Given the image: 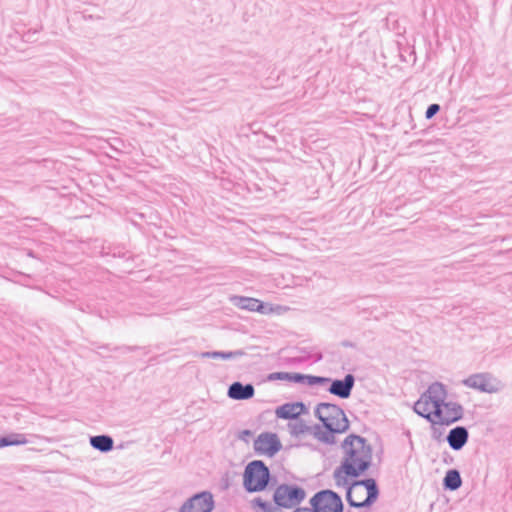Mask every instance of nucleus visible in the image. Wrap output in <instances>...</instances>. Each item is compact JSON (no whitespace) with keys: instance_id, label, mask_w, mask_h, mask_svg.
<instances>
[{"instance_id":"nucleus-3","label":"nucleus","mask_w":512,"mask_h":512,"mask_svg":"<svg viewBox=\"0 0 512 512\" xmlns=\"http://www.w3.org/2000/svg\"><path fill=\"white\" fill-rule=\"evenodd\" d=\"M307 493L305 489L294 483L279 484L273 492V504L256 497L251 501V506L256 512H283V509L300 508L299 505L305 500Z\"/></svg>"},{"instance_id":"nucleus-14","label":"nucleus","mask_w":512,"mask_h":512,"mask_svg":"<svg viewBox=\"0 0 512 512\" xmlns=\"http://www.w3.org/2000/svg\"><path fill=\"white\" fill-rule=\"evenodd\" d=\"M423 399H427L431 404L445 403L447 397L446 386L441 382L432 383L428 389L422 393Z\"/></svg>"},{"instance_id":"nucleus-35","label":"nucleus","mask_w":512,"mask_h":512,"mask_svg":"<svg viewBox=\"0 0 512 512\" xmlns=\"http://www.w3.org/2000/svg\"><path fill=\"white\" fill-rule=\"evenodd\" d=\"M35 34H36V31H33V32L28 31L27 33H25L23 35L24 41H26V42H34V41H36V39H34Z\"/></svg>"},{"instance_id":"nucleus-17","label":"nucleus","mask_w":512,"mask_h":512,"mask_svg":"<svg viewBox=\"0 0 512 512\" xmlns=\"http://www.w3.org/2000/svg\"><path fill=\"white\" fill-rule=\"evenodd\" d=\"M89 442L93 449L102 453L110 452L114 447L113 438L106 434L91 436Z\"/></svg>"},{"instance_id":"nucleus-8","label":"nucleus","mask_w":512,"mask_h":512,"mask_svg":"<svg viewBox=\"0 0 512 512\" xmlns=\"http://www.w3.org/2000/svg\"><path fill=\"white\" fill-rule=\"evenodd\" d=\"M462 384L484 393H495L499 390L496 379L490 373H475L462 380Z\"/></svg>"},{"instance_id":"nucleus-24","label":"nucleus","mask_w":512,"mask_h":512,"mask_svg":"<svg viewBox=\"0 0 512 512\" xmlns=\"http://www.w3.org/2000/svg\"><path fill=\"white\" fill-rule=\"evenodd\" d=\"M433 406V410H430V413L427 414L426 420L432 425L440 424L442 425V419L445 418V413L443 411L445 403L442 404H431Z\"/></svg>"},{"instance_id":"nucleus-21","label":"nucleus","mask_w":512,"mask_h":512,"mask_svg":"<svg viewBox=\"0 0 512 512\" xmlns=\"http://www.w3.org/2000/svg\"><path fill=\"white\" fill-rule=\"evenodd\" d=\"M244 355H246V352L242 349L234 351H206L200 354L202 358H213L222 360H234Z\"/></svg>"},{"instance_id":"nucleus-2","label":"nucleus","mask_w":512,"mask_h":512,"mask_svg":"<svg viewBox=\"0 0 512 512\" xmlns=\"http://www.w3.org/2000/svg\"><path fill=\"white\" fill-rule=\"evenodd\" d=\"M314 415L321 424L314 425L313 436L323 444L334 445L335 435L345 433L350 428L344 410L337 404L320 402L314 409Z\"/></svg>"},{"instance_id":"nucleus-39","label":"nucleus","mask_w":512,"mask_h":512,"mask_svg":"<svg viewBox=\"0 0 512 512\" xmlns=\"http://www.w3.org/2000/svg\"><path fill=\"white\" fill-rule=\"evenodd\" d=\"M446 454H447V456H448L449 458H447V459H446V458H444V462H446V463H451V462L453 461V457H452V456H450L448 453H446Z\"/></svg>"},{"instance_id":"nucleus-6","label":"nucleus","mask_w":512,"mask_h":512,"mask_svg":"<svg viewBox=\"0 0 512 512\" xmlns=\"http://www.w3.org/2000/svg\"><path fill=\"white\" fill-rule=\"evenodd\" d=\"M215 507L210 491L197 492L189 497L180 507L179 512H211Z\"/></svg>"},{"instance_id":"nucleus-33","label":"nucleus","mask_w":512,"mask_h":512,"mask_svg":"<svg viewBox=\"0 0 512 512\" xmlns=\"http://www.w3.org/2000/svg\"><path fill=\"white\" fill-rule=\"evenodd\" d=\"M253 433L249 429H244L239 432L238 438L242 441L248 442L249 439L252 437Z\"/></svg>"},{"instance_id":"nucleus-28","label":"nucleus","mask_w":512,"mask_h":512,"mask_svg":"<svg viewBox=\"0 0 512 512\" xmlns=\"http://www.w3.org/2000/svg\"><path fill=\"white\" fill-rule=\"evenodd\" d=\"M293 373L294 372H283V371H278V372H272L270 374L267 375V380L268 381H288V382H291V380H293Z\"/></svg>"},{"instance_id":"nucleus-10","label":"nucleus","mask_w":512,"mask_h":512,"mask_svg":"<svg viewBox=\"0 0 512 512\" xmlns=\"http://www.w3.org/2000/svg\"><path fill=\"white\" fill-rule=\"evenodd\" d=\"M230 302L235 307L250 312H258L266 315L273 311L270 303L263 302L257 298L233 295L230 297Z\"/></svg>"},{"instance_id":"nucleus-31","label":"nucleus","mask_w":512,"mask_h":512,"mask_svg":"<svg viewBox=\"0 0 512 512\" xmlns=\"http://www.w3.org/2000/svg\"><path fill=\"white\" fill-rule=\"evenodd\" d=\"M307 360H308V356L299 355V356L288 357L285 359V362L288 365H299L303 362H306Z\"/></svg>"},{"instance_id":"nucleus-1","label":"nucleus","mask_w":512,"mask_h":512,"mask_svg":"<svg viewBox=\"0 0 512 512\" xmlns=\"http://www.w3.org/2000/svg\"><path fill=\"white\" fill-rule=\"evenodd\" d=\"M343 457L333 473L337 478L356 479L366 474L373 460L371 444L363 436L351 433L341 443Z\"/></svg>"},{"instance_id":"nucleus-40","label":"nucleus","mask_w":512,"mask_h":512,"mask_svg":"<svg viewBox=\"0 0 512 512\" xmlns=\"http://www.w3.org/2000/svg\"><path fill=\"white\" fill-rule=\"evenodd\" d=\"M27 255H28L29 257H32V258H35V257H36V256H35L34 251H32V250H29V251H28V253H27Z\"/></svg>"},{"instance_id":"nucleus-12","label":"nucleus","mask_w":512,"mask_h":512,"mask_svg":"<svg viewBox=\"0 0 512 512\" xmlns=\"http://www.w3.org/2000/svg\"><path fill=\"white\" fill-rule=\"evenodd\" d=\"M255 388L253 384H243L240 381H235L229 385L227 396L233 400H249L254 397Z\"/></svg>"},{"instance_id":"nucleus-34","label":"nucleus","mask_w":512,"mask_h":512,"mask_svg":"<svg viewBox=\"0 0 512 512\" xmlns=\"http://www.w3.org/2000/svg\"><path fill=\"white\" fill-rule=\"evenodd\" d=\"M442 435H443V431L437 427H435L434 425H432V438L436 441H441L442 440Z\"/></svg>"},{"instance_id":"nucleus-20","label":"nucleus","mask_w":512,"mask_h":512,"mask_svg":"<svg viewBox=\"0 0 512 512\" xmlns=\"http://www.w3.org/2000/svg\"><path fill=\"white\" fill-rule=\"evenodd\" d=\"M92 346L95 347V349H101L106 351H117L122 354L134 352L138 350H143L144 354H148L150 352V349L148 347H141L136 345H120V346H114L111 347L110 344H100L98 342H92Z\"/></svg>"},{"instance_id":"nucleus-4","label":"nucleus","mask_w":512,"mask_h":512,"mask_svg":"<svg viewBox=\"0 0 512 512\" xmlns=\"http://www.w3.org/2000/svg\"><path fill=\"white\" fill-rule=\"evenodd\" d=\"M276 483L269 468L262 460L249 462L243 473V487L246 492H262Z\"/></svg>"},{"instance_id":"nucleus-19","label":"nucleus","mask_w":512,"mask_h":512,"mask_svg":"<svg viewBox=\"0 0 512 512\" xmlns=\"http://www.w3.org/2000/svg\"><path fill=\"white\" fill-rule=\"evenodd\" d=\"M462 477L457 469H449L442 481V486L445 491H456L462 486Z\"/></svg>"},{"instance_id":"nucleus-5","label":"nucleus","mask_w":512,"mask_h":512,"mask_svg":"<svg viewBox=\"0 0 512 512\" xmlns=\"http://www.w3.org/2000/svg\"><path fill=\"white\" fill-rule=\"evenodd\" d=\"M309 504L319 512H344L345 508L341 496L331 489L316 492Z\"/></svg>"},{"instance_id":"nucleus-25","label":"nucleus","mask_w":512,"mask_h":512,"mask_svg":"<svg viewBox=\"0 0 512 512\" xmlns=\"http://www.w3.org/2000/svg\"><path fill=\"white\" fill-rule=\"evenodd\" d=\"M290 428V433L293 436H299L304 433H311L313 434V426H308L302 419L298 418V420H295L294 423L288 424Z\"/></svg>"},{"instance_id":"nucleus-9","label":"nucleus","mask_w":512,"mask_h":512,"mask_svg":"<svg viewBox=\"0 0 512 512\" xmlns=\"http://www.w3.org/2000/svg\"><path fill=\"white\" fill-rule=\"evenodd\" d=\"M324 378L327 380V384H329L327 391L330 394L340 399H348L351 396L355 385V376L352 373L346 374L343 379H332L325 376Z\"/></svg>"},{"instance_id":"nucleus-15","label":"nucleus","mask_w":512,"mask_h":512,"mask_svg":"<svg viewBox=\"0 0 512 512\" xmlns=\"http://www.w3.org/2000/svg\"><path fill=\"white\" fill-rule=\"evenodd\" d=\"M363 487L367 491L366 498L361 502H356L353 508H370L379 498V487L378 483L374 478H371L370 482H363Z\"/></svg>"},{"instance_id":"nucleus-13","label":"nucleus","mask_w":512,"mask_h":512,"mask_svg":"<svg viewBox=\"0 0 512 512\" xmlns=\"http://www.w3.org/2000/svg\"><path fill=\"white\" fill-rule=\"evenodd\" d=\"M333 478L335 480L336 486L344 487L345 488V490H346V501H347V503H348V505L350 507L354 506V504H355V500H353V498H352L353 488L356 487V486H363V482H370L371 481V478H364V479H359V478H356V479L337 478L336 477V473H333Z\"/></svg>"},{"instance_id":"nucleus-37","label":"nucleus","mask_w":512,"mask_h":512,"mask_svg":"<svg viewBox=\"0 0 512 512\" xmlns=\"http://www.w3.org/2000/svg\"><path fill=\"white\" fill-rule=\"evenodd\" d=\"M292 512H319V511H316L315 508L310 506V507L296 508Z\"/></svg>"},{"instance_id":"nucleus-7","label":"nucleus","mask_w":512,"mask_h":512,"mask_svg":"<svg viewBox=\"0 0 512 512\" xmlns=\"http://www.w3.org/2000/svg\"><path fill=\"white\" fill-rule=\"evenodd\" d=\"M281 449L282 444L276 433L263 432L254 440V451L258 455L273 457Z\"/></svg>"},{"instance_id":"nucleus-36","label":"nucleus","mask_w":512,"mask_h":512,"mask_svg":"<svg viewBox=\"0 0 512 512\" xmlns=\"http://www.w3.org/2000/svg\"><path fill=\"white\" fill-rule=\"evenodd\" d=\"M340 345L345 348H355L356 344L350 340H343L340 342Z\"/></svg>"},{"instance_id":"nucleus-22","label":"nucleus","mask_w":512,"mask_h":512,"mask_svg":"<svg viewBox=\"0 0 512 512\" xmlns=\"http://www.w3.org/2000/svg\"><path fill=\"white\" fill-rule=\"evenodd\" d=\"M28 443L25 434L9 433L0 434V449L9 446H19Z\"/></svg>"},{"instance_id":"nucleus-27","label":"nucleus","mask_w":512,"mask_h":512,"mask_svg":"<svg viewBox=\"0 0 512 512\" xmlns=\"http://www.w3.org/2000/svg\"><path fill=\"white\" fill-rule=\"evenodd\" d=\"M296 350L302 355V356H308L309 359H313V363L320 362L323 359V354L321 351H315L314 348L311 347H298Z\"/></svg>"},{"instance_id":"nucleus-11","label":"nucleus","mask_w":512,"mask_h":512,"mask_svg":"<svg viewBox=\"0 0 512 512\" xmlns=\"http://www.w3.org/2000/svg\"><path fill=\"white\" fill-rule=\"evenodd\" d=\"M468 440L469 431L465 426L452 428L446 436L449 447L454 451H460L468 443Z\"/></svg>"},{"instance_id":"nucleus-16","label":"nucleus","mask_w":512,"mask_h":512,"mask_svg":"<svg viewBox=\"0 0 512 512\" xmlns=\"http://www.w3.org/2000/svg\"><path fill=\"white\" fill-rule=\"evenodd\" d=\"M445 418L442 419V425L449 426L464 416L463 406L458 402L445 401Z\"/></svg>"},{"instance_id":"nucleus-42","label":"nucleus","mask_w":512,"mask_h":512,"mask_svg":"<svg viewBox=\"0 0 512 512\" xmlns=\"http://www.w3.org/2000/svg\"><path fill=\"white\" fill-rule=\"evenodd\" d=\"M97 353H98V354H99V356H101V357H106L105 355H103V354H102V353H100V352H97Z\"/></svg>"},{"instance_id":"nucleus-30","label":"nucleus","mask_w":512,"mask_h":512,"mask_svg":"<svg viewBox=\"0 0 512 512\" xmlns=\"http://www.w3.org/2000/svg\"><path fill=\"white\" fill-rule=\"evenodd\" d=\"M441 110V106L437 103L430 104L425 111V118L427 120L432 119Z\"/></svg>"},{"instance_id":"nucleus-23","label":"nucleus","mask_w":512,"mask_h":512,"mask_svg":"<svg viewBox=\"0 0 512 512\" xmlns=\"http://www.w3.org/2000/svg\"><path fill=\"white\" fill-rule=\"evenodd\" d=\"M276 416L279 419L295 421L300 417L297 410H295L293 403H285L276 408Z\"/></svg>"},{"instance_id":"nucleus-26","label":"nucleus","mask_w":512,"mask_h":512,"mask_svg":"<svg viewBox=\"0 0 512 512\" xmlns=\"http://www.w3.org/2000/svg\"><path fill=\"white\" fill-rule=\"evenodd\" d=\"M430 404L427 399H423V394H421L420 398L413 405V411L426 420L427 414L430 413Z\"/></svg>"},{"instance_id":"nucleus-32","label":"nucleus","mask_w":512,"mask_h":512,"mask_svg":"<svg viewBox=\"0 0 512 512\" xmlns=\"http://www.w3.org/2000/svg\"><path fill=\"white\" fill-rule=\"evenodd\" d=\"M292 403L294 405L295 410H297V412L299 413L300 416L308 413V408L303 402L299 401V402H292Z\"/></svg>"},{"instance_id":"nucleus-29","label":"nucleus","mask_w":512,"mask_h":512,"mask_svg":"<svg viewBox=\"0 0 512 512\" xmlns=\"http://www.w3.org/2000/svg\"><path fill=\"white\" fill-rule=\"evenodd\" d=\"M103 251L105 255H109L112 257H119V258H127L128 251H126L123 247H103Z\"/></svg>"},{"instance_id":"nucleus-41","label":"nucleus","mask_w":512,"mask_h":512,"mask_svg":"<svg viewBox=\"0 0 512 512\" xmlns=\"http://www.w3.org/2000/svg\"><path fill=\"white\" fill-rule=\"evenodd\" d=\"M296 446L300 447V446H310V445L309 444H297Z\"/></svg>"},{"instance_id":"nucleus-38","label":"nucleus","mask_w":512,"mask_h":512,"mask_svg":"<svg viewBox=\"0 0 512 512\" xmlns=\"http://www.w3.org/2000/svg\"><path fill=\"white\" fill-rule=\"evenodd\" d=\"M446 454H447V456H448L449 458H447V459H446V458H444V462H446V463H451V462L453 461V457H452V456H450L448 453H446Z\"/></svg>"},{"instance_id":"nucleus-18","label":"nucleus","mask_w":512,"mask_h":512,"mask_svg":"<svg viewBox=\"0 0 512 512\" xmlns=\"http://www.w3.org/2000/svg\"><path fill=\"white\" fill-rule=\"evenodd\" d=\"M291 383L302 384V385H307L309 387H313V386H317V385H326L327 380H325L324 376L294 372L293 380H291Z\"/></svg>"}]
</instances>
